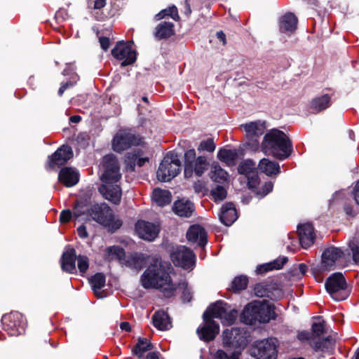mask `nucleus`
<instances>
[{
    "label": "nucleus",
    "mask_w": 359,
    "mask_h": 359,
    "mask_svg": "<svg viewBox=\"0 0 359 359\" xmlns=\"http://www.w3.org/2000/svg\"><path fill=\"white\" fill-rule=\"evenodd\" d=\"M154 348V345L147 338L139 337L137 343L132 349V353L133 355L137 356L138 359H140L143 357L144 353L151 351Z\"/></svg>",
    "instance_id": "nucleus-37"
},
{
    "label": "nucleus",
    "mask_w": 359,
    "mask_h": 359,
    "mask_svg": "<svg viewBox=\"0 0 359 359\" xmlns=\"http://www.w3.org/2000/svg\"><path fill=\"white\" fill-rule=\"evenodd\" d=\"M178 286L180 289L182 290V294L181 297L182 302L183 303L190 302L193 298V292L191 289L189 287L188 283L184 281L180 283Z\"/></svg>",
    "instance_id": "nucleus-48"
},
{
    "label": "nucleus",
    "mask_w": 359,
    "mask_h": 359,
    "mask_svg": "<svg viewBox=\"0 0 359 359\" xmlns=\"http://www.w3.org/2000/svg\"><path fill=\"white\" fill-rule=\"evenodd\" d=\"M245 132V145L249 149L257 151L259 148V140L264 135L266 127L265 123L261 121H252L241 125Z\"/></svg>",
    "instance_id": "nucleus-10"
},
{
    "label": "nucleus",
    "mask_w": 359,
    "mask_h": 359,
    "mask_svg": "<svg viewBox=\"0 0 359 359\" xmlns=\"http://www.w3.org/2000/svg\"><path fill=\"white\" fill-rule=\"evenodd\" d=\"M248 282L247 276H237L231 281L229 290L233 293H239L247 288Z\"/></svg>",
    "instance_id": "nucleus-40"
},
{
    "label": "nucleus",
    "mask_w": 359,
    "mask_h": 359,
    "mask_svg": "<svg viewBox=\"0 0 359 359\" xmlns=\"http://www.w3.org/2000/svg\"><path fill=\"white\" fill-rule=\"evenodd\" d=\"M273 182L271 180L265 182L261 187L255 190V195L259 198H263L273 191Z\"/></svg>",
    "instance_id": "nucleus-46"
},
{
    "label": "nucleus",
    "mask_w": 359,
    "mask_h": 359,
    "mask_svg": "<svg viewBox=\"0 0 359 359\" xmlns=\"http://www.w3.org/2000/svg\"><path fill=\"white\" fill-rule=\"evenodd\" d=\"M209 163L204 156L196 157L194 149L187 150L184 154V175L185 178H190L193 174L201 177L208 168Z\"/></svg>",
    "instance_id": "nucleus-5"
},
{
    "label": "nucleus",
    "mask_w": 359,
    "mask_h": 359,
    "mask_svg": "<svg viewBox=\"0 0 359 359\" xmlns=\"http://www.w3.org/2000/svg\"><path fill=\"white\" fill-rule=\"evenodd\" d=\"M77 257L76 250L72 247L68 246L61 257L62 270L69 273H76V261Z\"/></svg>",
    "instance_id": "nucleus-22"
},
{
    "label": "nucleus",
    "mask_w": 359,
    "mask_h": 359,
    "mask_svg": "<svg viewBox=\"0 0 359 359\" xmlns=\"http://www.w3.org/2000/svg\"><path fill=\"white\" fill-rule=\"evenodd\" d=\"M111 55L117 60H121V66L127 67L135 62L137 53L132 48L130 42L123 40L118 41L111 50Z\"/></svg>",
    "instance_id": "nucleus-15"
},
{
    "label": "nucleus",
    "mask_w": 359,
    "mask_h": 359,
    "mask_svg": "<svg viewBox=\"0 0 359 359\" xmlns=\"http://www.w3.org/2000/svg\"><path fill=\"white\" fill-rule=\"evenodd\" d=\"M58 181L66 187H72L79 182V174L71 167H64L58 173Z\"/></svg>",
    "instance_id": "nucleus-25"
},
{
    "label": "nucleus",
    "mask_w": 359,
    "mask_h": 359,
    "mask_svg": "<svg viewBox=\"0 0 359 359\" xmlns=\"http://www.w3.org/2000/svg\"><path fill=\"white\" fill-rule=\"evenodd\" d=\"M353 195L355 203L359 205V180L356 182L353 188Z\"/></svg>",
    "instance_id": "nucleus-64"
},
{
    "label": "nucleus",
    "mask_w": 359,
    "mask_h": 359,
    "mask_svg": "<svg viewBox=\"0 0 359 359\" xmlns=\"http://www.w3.org/2000/svg\"><path fill=\"white\" fill-rule=\"evenodd\" d=\"M310 346L315 352H322L330 355L334 352L336 341L332 337L328 336L315 341H311Z\"/></svg>",
    "instance_id": "nucleus-23"
},
{
    "label": "nucleus",
    "mask_w": 359,
    "mask_h": 359,
    "mask_svg": "<svg viewBox=\"0 0 359 359\" xmlns=\"http://www.w3.org/2000/svg\"><path fill=\"white\" fill-rule=\"evenodd\" d=\"M297 232L299 243L303 248L307 249L314 243L316 234L311 223L299 224Z\"/></svg>",
    "instance_id": "nucleus-21"
},
{
    "label": "nucleus",
    "mask_w": 359,
    "mask_h": 359,
    "mask_svg": "<svg viewBox=\"0 0 359 359\" xmlns=\"http://www.w3.org/2000/svg\"><path fill=\"white\" fill-rule=\"evenodd\" d=\"M91 205L90 199L86 198L76 199L72 207L74 219H79L80 217L85 216L86 219L89 220Z\"/></svg>",
    "instance_id": "nucleus-28"
},
{
    "label": "nucleus",
    "mask_w": 359,
    "mask_h": 359,
    "mask_svg": "<svg viewBox=\"0 0 359 359\" xmlns=\"http://www.w3.org/2000/svg\"><path fill=\"white\" fill-rule=\"evenodd\" d=\"M254 292L256 296L259 297H268L273 299V294L272 287L266 282L258 283L255 285Z\"/></svg>",
    "instance_id": "nucleus-43"
},
{
    "label": "nucleus",
    "mask_w": 359,
    "mask_h": 359,
    "mask_svg": "<svg viewBox=\"0 0 359 359\" xmlns=\"http://www.w3.org/2000/svg\"><path fill=\"white\" fill-rule=\"evenodd\" d=\"M92 219L114 233L123 225V221L116 218L112 209L106 203L92 204L89 219Z\"/></svg>",
    "instance_id": "nucleus-3"
},
{
    "label": "nucleus",
    "mask_w": 359,
    "mask_h": 359,
    "mask_svg": "<svg viewBox=\"0 0 359 359\" xmlns=\"http://www.w3.org/2000/svg\"><path fill=\"white\" fill-rule=\"evenodd\" d=\"M170 259L175 266L192 270L196 263V255L189 248L180 245L170 253Z\"/></svg>",
    "instance_id": "nucleus-13"
},
{
    "label": "nucleus",
    "mask_w": 359,
    "mask_h": 359,
    "mask_svg": "<svg viewBox=\"0 0 359 359\" xmlns=\"http://www.w3.org/2000/svg\"><path fill=\"white\" fill-rule=\"evenodd\" d=\"M152 322L158 330H168L172 327L170 318L164 311H156L152 316Z\"/></svg>",
    "instance_id": "nucleus-32"
},
{
    "label": "nucleus",
    "mask_w": 359,
    "mask_h": 359,
    "mask_svg": "<svg viewBox=\"0 0 359 359\" xmlns=\"http://www.w3.org/2000/svg\"><path fill=\"white\" fill-rule=\"evenodd\" d=\"M99 42L100 43L101 48L104 50H107L110 46V39L107 36H100L99 37Z\"/></svg>",
    "instance_id": "nucleus-60"
},
{
    "label": "nucleus",
    "mask_w": 359,
    "mask_h": 359,
    "mask_svg": "<svg viewBox=\"0 0 359 359\" xmlns=\"http://www.w3.org/2000/svg\"><path fill=\"white\" fill-rule=\"evenodd\" d=\"M152 197L158 206L163 207L172 201V194L170 191L156 188L154 190Z\"/></svg>",
    "instance_id": "nucleus-38"
},
{
    "label": "nucleus",
    "mask_w": 359,
    "mask_h": 359,
    "mask_svg": "<svg viewBox=\"0 0 359 359\" xmlns=\"http://www.w3.org/2000/svg\"><path fill=\"white\" fill-rule=\"evenodd\" d=\"M106 252V259L108 261H111L114 259H116L118 261H123L126 259L125 250L117 245H113L107 248Z\"/></svg>",
    "instance_id": "nucleus-41"
},
{
    "label": "nucleus",
    "mask_w": 359,
    "mask_h": 359,
    "mask_svg": "<svg viewBox=\"0 0 359 359\" xmlns=\"http://www.w3.org/2000/svg\"><path fill=\"white\" fill-rule=\"evenodd\" d=\"M325 322H314L311 325V332L314 339L320 337L323 334L326 333Z\"/></svg>",
    "instance_id": "nucleus-49"
},
{
    "label": "nucleus",
    "mask_w": 359,
    "mask_h": 359,
    "mask_svg": "<svg viewBox=\"0 0 359 359\" xmlns=\"http://www.w3.org/2000/svg\"><path fill=\"white\" fill-rule=\"evenodd\" d=\"M230 306L228 304V306L226 308V313H224L222 319L227 325H233L237 317H238V311L235 309H231L229 311Z\"/></svg>",
    "instance_id": "nucleus-52"
},
{
    "label": "nucleus",
    "mask_w": 359,
    "mask_h": 359,
    "mask_svg": "<svg viewBox=\"0 0 359 359\" xmlns=\"http://www.w3.org/2000/svg\"><path fill=\"white\" fill-rule=\"evenodd\" d=\"M115 184H104L100 187L99 191L107 200L117 205L121 202V189L119 185Z\"/></svg>",
    "instance_id": "nucleus-24"
},
{
    "label": "nucleus",
    "mask_w": 359,
    "mask_h": 359,
    "mask_svg": "<svg viewBox=\"0 0 359 359\" xmlns=\"http://www.w3.org/2000/svg\"><path fill=\"white\" fill-rule=\"evenodd\" d=\"M142 143L139 135L126 130H119L112 140V149L117 153H121L133 146H138Z\"/></svg>",
    "instance_id": "nucleus-14"
},
{
    "label": "nucleus",
    "mask_w": 359,
    "mask_h": 359,
    "mask_svg": "<svg viewBox=\"0 0 359 359\" xmlns=\"http://www.w3.org/2000/svg\"><path fill=\"white\" fill-rule=\"evenodd\" d=\"M216 148V145L213 141V139L208 138L205 140H203L201 142L198 151H206L208 152H213Z\"/></svg>",
    "instance_id": "nucleus-55"
},
{
    "label": "nucleus",
    "mask_w": 359,
    "mask_h": 359,
    "mask_svg": "<svg viewBox=\"0 0 359 359\" xmlns=\"http://www.w3.org/2000/svg\"><path fill=\"white\" fill-rule=\"evenodd\" d=\"M175 25L170 22H162L155 27L154 35L157 40L167 39L175 35Z\"/></svg>",
    "instance_id": "nucleus-31"
},
{
    "label": "nucleus",
    "mask_w": 359,
    "mask_h": 359,
    "mask_svg": "<svg viewBox=\"0 0 359 359\" xmlns=\"http://www.w3.org/2000/svg\"><path fill=\"white\" fill-rule=\"evenodd\" d=\"M240 351H233L231 354H228L224 351L219 349L215 354V359H240Z\"/></svg>",
    "instance_id": "nucleus-53"
},
{
    "label": "nucleus",
    "mask_w": 359,
    "mask_h": 359,
    "mask_svg": "<svg viewBox=\"0 0 359 359\" xmlns=\"http://www.w3.org/2000/svg\"><path fill=\"white\" fill-rule=\"evenodd\" d=\"M93 290L96 293L97 290L102 289L105 285L106 277L102 273H96L89 280ZM97 295V294H95Z\"/></svg>",
    "instance_id": "nucleus-45"
},
{
    "label": "nucleus",
    "mask_w": 359,
    "mask_h": 359,
    "mask_svg": "<svg viewBox=\"0 0 359 359\" xmlns=\"http://www.w3.org/2000/svg\"><path fill=\"white\" fill-rule=\"evenodd\" d=\"M228 173L220 166L214 167V172L212 178L217 183H223L227 180Z\"/></svg>",
    "instance_id": "nucleus-50"
},
{
    "label": "nucleus",
    "mask_w": 359,
    "mask_h": 359,
    "mask_svg": "<svg viewBox=\"0 0 359 359\" xmlns=\"http://www.w3.org/2000/svg\"><path fill=\"white\" fill-rule=\"evenodd\" d=\"M211 194L216 201H222L226 198L227 192L223 186L217 185L216 187L211 191Z\"/></svg>",
    "instance_id": "nucleus-57"
},
{
    "label": "nucleus",
    "mask_w": 359,
    "mask_h": 359,
    "mask_svg": "<svg viewBox=\"0 0 359 359\" xmlns=\"http://www.w3.org/2000/svg\"><path fill=\"white\" fill-rule=\"evenodd\" d=\"M245 177L248 180L247 185L248 189L251 190L252 193H254L255 190L257 189L260 183V179L259 177L257 170L246 176Z\"/></svg>",
    "instance_id": "nucleus-51"
},
{
    "label": "nucleus",
    "mask_w": 359,
    "mask_h": 359,
    "mask_svg": "<svg viewBox=\"0 0 359 359\" xmlns=\"http://www.w3.org/2000/svg\"><path fill=\"white\" fill-rule=\"evenodd\" d=\"M297 339L302 341H311L314 339L311 332L307 330L299 332L297 334Z\"/></svg>",
    "instance_id": "nucleus-59"
},
{
    "label": "nucleus",
    "mask_w": 359,
    "mask_h": 359,
    "mask_svg": "<svg viewBox=\"0 0 359 359\" xmlns=\"http://www.w3.org/2000/svg\"><path fill=\"white\" fill-rule=\"evenodd\" d=\"M102 165L104 172L100 179L104 184L116 183L121 180L120 165L115 155H105L102 158Z\"/></svg>",
    "instance_id": "nucleus-12"
},
{
    "label": "nucleus",
    "mask_w": 359,
    "mask_h": 359,
    "mask_svg": "<svg viewBox=\"0 0 359 359\" xmlns=\"http://www.w3.org/2000/svg\"><path fill=\"white\" fill-rule=\"evenodd\" d=\"M72 218H74L73 210L66 209L60 212L59 221L61 224H67L71 221Z\"/></svg>",
    "instance_id": "nucleus-58"
},
{
    "label": "nucleus",
    "mask_w": 359,
    "mask_h": 359,
    "mask_svg": "<svg viewBox=\"0 0 359 359\" xmlns=\"http://www.w3.org/2000/svg\"><path fill=\"white\" fill-rule=\"evenodd\" d=\"M331 105V97L328 94L316 97L311 100L310 108L316 113L325 110Z\"/></svg>",
    "instance_id": "nucleus-36"
},
{
    "label": "nucleus",
    "mask_w": 359,
    "mask_h": 359,
    "mask_svg": "<svg viewBox=\"0 0 359 359\" xmlns=\"http://www.w3.org/2000/svg\"><path fill=\"white\" fill-rule=\"evenodd\" d=\"M4 330L11 336H19L23 334L27 326L24 316L18 311H11L1 318Z\"/></svg>",
    "instance_id": "nucleus-9"
},
{
    "label": "nucleus",
    "mask_w": 359,
    "mask_h": 359,
    "mask_svg": "<svg viewBox=\"0 0 359 359\" xmlns=\"http://www.w3.org/2000/svg\"><path fill=\"white\" fill-rule=\"evenodd\" d=\"M167 16L170 17L176 22H178L180 20L177 8L175 5H171L167 8L161 10L155 15L154 18L158 21L165 18Z\"/></svg>",
    "instance_id": "nucleus-42"
},
{
    "label": "nucleus",
    "mask_w": 359,
    "mask_h": 359,
    "mask_svg": "<svg viewBox=\"0 0 359 359\" xmlns=\"http://www.w3.org/2000/svg\"><path fill=\"white\" fill-rule=\"evenodd\" d=\"M135 229L140 238L148 241H154L160 232L158 225L142 219L135 223Z\"/></svg>",
    "instance_id": "nucleus-16"
},
{
    "label": "nucleus",
    "mask_w": 359,
    "mask_h": 359,
    "mask_svg": "<svg viewBox=\"0 0 359 359\" xmlns=\"http://www.w3.org/2000/svg\"><path fill=\"white\" fill-rule=\"evenodd\" d=\"M172 210L180 217H189L195 210V206L189 200L181 199L174 203Z\"/></svg>",
    "instance_id": "nucleus-30"
},
{
    "label": "nucleus",
    "mask_w": 359,
    "mask_h": 359,
    "mask_svg": "<svg viewBox=\"0 0 359 359\" xmlns=\"http://www.w3.org/2000/svg\"><path fill=\"white\" fill-rule=\"evenodd\" d=\"M186 236L189 242L197 243L199 247L203 248L208 243L207 231L200 224L191 225L189 228Z\"/></svg>",
    "instance_id": "nucleus-20"
},
{
    "label": "nucleus",
    "mask_w": 359,
    "mask_h": 359,
    "mask_svg": "<svg viewBox=\"0 0 359 359\" xmlns=\"http://www.w3.org/2000/svg\"><path fill=\"white\" fill-rule=\"evenodd\" d=\"M137 159V154L135 153H128L126 156V168L130 172L135 171Z\"/></svg>",
    "instance_id": "nucleus-56"
},
{
    "label": "nucleus",
    "mask_w": 359,
    "mask_h": 359,
    "mask_svg": "<svg viewBox=\"0 0 359 359\" xmlns=\"http://www.w3.org/2000/svg\"><path fill=\"white\" fill-rule=\"evenodd\" d=\"M128 263L134 269L141 270L147 264V257L144 254L135 255L131 257Z\"/></svg>",
    "instance_id": "nucleus-47"
},
{
    "label": "nucleus",
    "mask_w": 359,
    "mask_h": 359,
    "mask_svg": "<svg viewBox=\"0 0 359 359\" xmlns=\"http://www.w3.org/2000/svg\"><path fill=\"white\" fill-rule=\"evenodd\" d=\"M262 151L275 158L283 161L293 151V145L289 137L282 130H271L264 136L261 144Z\"/></svg>",
    "instance_id": "nucleus-2"
},
{
    "label": "nucleus",
    "mask_w": 359,
    "mask_h": 359,
    "mask_svg": "<svg viewBox=\"0 0 359 359\" xmlns=\"http://www.w3.org/2000/svg\"><path fill=\"white\" fill-rule=\"evenodd\" d=\"M228 303L219 300L211 304L203 314V318L214 320L213 318L222 319L224 313H226V308Z\"/></svg>",
    "instance_id": "nucleus-29"
},
{
    "label": "nucleus",
    "mask_w": 359,
    "mask_h": 359,
    "mask_svg": "<svg viewBox=\"0 0 359 359\" xmlns=\"http://www.w3.org/2000/svg\"><path fill=\"white\" fill-rule=\"evenodd\" d=\"M287 261L288 259L286 257L276 259L271 262L258 265L256 272L257 274H263L270 271L279 270L283 268Z\"/></svg>",
    "instance_id": "nucleus-34"
},
{
    "label": "nucleus",
    "mask_w": 359,
    "mask_h": 359,
    "mask_svg": "<svg viewBox=\"0 0 359 359\" xmlns=\"http://www.w3.org/2000/svg\"><path fill=\"white\" fill-rule=\"evenodd\" d=\"M180 156L175 151H169L161 162L156 175L161 182H169L181 171Z\"/></svg>",
    "instance_id": "nucleus-4"
},
{
    "label": "nucleus",
    "mask_w": 359,
    "mask_h": 359,
    "mask_svg": "<svg viewBox=\"0 0 359 359\" xmlns=\"http://www.w3.org/2000/svg\"><path fill=\"white\" fill-rule=\"evenodd\" d=\"M217 158L228 165H234L238 158V153L235 149H220Z\"/></svg>",
    "instance_id": "nucleus-39"
},
{
    "label": "nucleus",
    "mask_w": 359,
    "mask_h": 359,
    "mask_svg": "<svg viewBox=\"0 0 359 359\" xmlns=\"http://www.w3.org/2000/svg\"><path fill=\"white\" fill-rule=\"evenodd\" d=\"M170 264L163 263L159 256H155L141 276V284L145 289L156 288L170 298L175 294L176 287L170 276Z\"/></svg>",
    "instance_id": "nucleus-1"
},
{
    "label": "nucleus",
    "mask_w": 359,
    "mask_h": 359,
    "mask_svg": "<svg viewBox=\"0 0 359 359\" xmlns=\"http://www.w3.org/2000/svg\"><path fill=\"white\" fill-rule=\"evenodd\" d=\"M255 302L248 304L240 315V320L245 325H253L257 322V313L254 310Z\"/></svg>",
    "instance_id": "nucleus-35"
},
{
    "label": "nucleus",
    "mask_w": 359,
    "mask_h": 359,
    "mask_svg": "<svg viewBox=\"0 0 359 359\" xmlns=\"http://www.w3.org/2000/svg\"><path fill=\"white\" fill-rule=\"evenodd\" d=\"M204 325L198 327L196 333L201 341L210 342L213 341L219 332V325L215 320L203 318Z\"/></svg>",
    "instance_id": "nucleus-17"
},
{
    "label": "nucleus",
    "mask_w": 359,
    "mask_h": 359,
    "mask_svg": "<svg viewBox=\"0 0 359 359\" xmlns=\"http://www.w3.org/2000/svg\"><path fill=\"white\" fill-rule=\"evenodd\" d=\"M343 208L345 213L351 217H354L357 215V213L354 211L353 208L351 204H344Z\"/></svg>",
    "instance_id": "nucleus-62"
},
{
    "label": "nucleus",
    "mask_w": 359,
    "mask_h": 359,
    "mask_svg": "<svg viewBox=\"0 0 359 359\" xmlns=\"http://www.w3.org/2000/svg\"><path fill=\"white\" fill-rule=\"evenodd\" d=\"M250 334L245 328L232 327L223 332V346L226 348H233V351L243 350L248 346Z\"/></svg>",
    "instance_id": "nucleus-6"
},
{
    "label": "nucleus",
    "mask_w": 359,
    "mask_h": 359,
    "mask_svg": "<svg viewBox=\"0 0 359 359\" xmlns=\"http://www.w3.org/2000/svg\"><path fill=\"white\" fill-rule=\"evenodd\" d=\"M343 255V250L339 248L332 246L326 248L322 254V269L323 271L334 269L336 261Z\"/></svg>",
    "instance_id": "nucleus-19"
},
{
    "label": "nucleus",
    "mask_w": 359,
    "mask_h": 359,
    "mask_svg": "<svg viewBox=\"0 0 359 359\" xmlns=\"http://www.w3.org/2000/svg\"><path fill=\"white\" fill-rule=\"evenodd\" d=\"M351 249L353 253V259L356 264H359V245H353L351 246Z\"/></svg>",
    "instance_id": "nucleus-61"
},
{
    "label": "nucleus",
    "mask_w": 359,
    "mask_h": 359,
    "mask_svg": "<svg viewBox=\"0 0 359 359\" xmlns=\"http://www.w3.org/2000/svg\"><path fill=\"white\" fill-rule=\"evenodd\" d=\"M219 220L225 226H231L238 218L237 211L235 205L231 203L224 204L219 215Z\"/></svg>",
    "instance_id": "nucleus-27"
},
{
    "label": "nucleus",
    "mask_w": 359,
    "mask_h": 359,
    "mask_svg": "<svg viewBox=\"0 0 359 359\" xmlns=\"http://www.w3.org/2000/svg\"><path fill=\"white\" fill-rule=\"evenodd\" d=\"M77 266L81 274L85 273L89 268V259L87 256L79 255L77 257Z\"/></svg>",
    "instance_id": "nucleus-54"
},
{
    "label": "nucleus",
    "mask_w": 359,
    "mask_h": 359,
    "mask_svg": "<svg viewBox=\"0 0 359 359\" xmlns=\"http://www.w3.org/2000/svg\"><path fill=\"white\" fill-rule=\"evenodd\" d=\"M297 23V16L293 13L288 12L280 18L279 30L281 33L291 34L296 31Z\"/></svg>",
    "instance_id": "nucleus-26"
},
{
    "label": "nucleus",
    "mask_w": 359,
    "mask_h": 359,
    "mask_svg": "<svg viewBox=\"0 0 359 359\" xmlns=\"http://www.w3.org/2000/svg\"><path fill=\"white\" fill-rule=\"evenodd\" d=\"M258 169L269 177L277 175L280 172V168L277 162L271 161L265 158L259 161Z\"/></svg>",
    "instance_id": "nucleus-33"
},
{
    "label": "nucleus",
    "mask_w": 359,
    "mask_h": 359,
    "mask_svg": "<svg viewBox=\"0 0 359 359\" xmlns=\"http://www.w3.org/2000/svg\"><path fill=\"white\" fill-rule=\"evenodd\" d=\"M255 313L257 316V322L262 323H269L271 320H275L277 315L275 312V306L269 304L266 301L255 302Z\"/></svg>",
    "instance_id": "nucleus-18"
},
{
    "label": "nucleus",
    "mask_w": 359,
    "mask_h": 359,
    "mask_svg": "<svg viewBox=\"0 0 359 359\" xmlns=\"http://www.w3.org/2000/svg\"><path fill=\"white\" fill-rule=\"evenodd\" d=\"M278 346V341L275 338L256 341L250 348V355L257 359H276Z\"/></svg>",
    "instance_id": "nucleus-8"
},
{
    "label": "nucleus",
    "mask_w": 359,
    "mask_h": 359,
    "mask_svg": "<svg viewBox=\"0 0 359 359\" xmlns=\"http://www.w3.org/2000/svg\"><path fill=\"white\" fill-rule=\"evenodd\" d=\"M325 287L335 301H342L348 297V293L345 292L347 289V283L341 272H335L331 274L325 280Z\"/></svg>",
    "instance_id": "nucleus-7"
},
{
    "label": "nucleus",
    "mask_w": 359,
    "mask_h": 359,
    "mask_svg": "<svg viewBox=\"0 0 359 359\" xmlns=\"http://www.w3.org/2000/svg\"><path fill=\"white\" fill-rule=\"evenodd\" d=\"M257 171L255 163L251 159L242 161L238 166V172L245 177Z\"/></svg>",
    "instance_id": "nucleus-44"
},
{
    "label": "nucleus",
    "mask_w": 359,
    "mask_h": 359,
    "mask_svg": "<svg viewBox=\"0 0 359 359\" xmlns=\"http://www.w3.org/2000/svg\"><path fill=\"white\" fill-rule=\"evenodd\" d=\"M77 233L81 238H86L88 236L86 227L84 224H81L77 228Z\"/></svg>",
    "instance_id": "nucleus-63"
},
{
    "label": "nucleus",
    "mask_w": 359,
    "mask_h": 359,
    "mask_svg": "<svg viewBox=\"0 0 359 359\" xmlns=\"http://www.w3.org/2000/svg\"><path fill=\"white\" fill-rule=\"evenodd\" d=\"M73 155L72 147L67 144H63L48 156L44 168L48 172L57 170L66 165Z\"/></svg>",
    "instance_id": "nucleus-11"
}]
</instances>
